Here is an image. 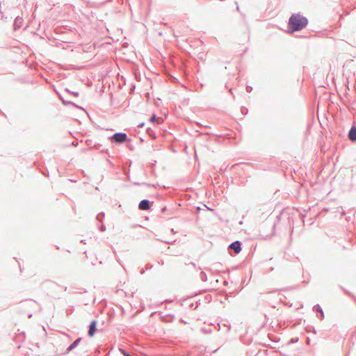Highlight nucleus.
<instances>
[{"label": "nucleus", "mask_w": 356, "mask_h": 356, "mask_svg": "<svg viewBox=\"0 0 356 356\" xmlns=\"http://www.w3.org/2000/svg\"><path fill=\"white\" fill-rule=\"evenodd\" d=\"M307 24L308 19L306 17L300 13H293L289 19L288 29L290 33H293L302 30Z\"/></svg>", "instance_id": "1"}, {"label": "nucleus", "mask_w": 356, "mask_h": 356, "mask_svg": "<svg viewBox=\"0 0 356 356\" xmlns=\"http://www.w3.org/2000/svg\"><path fill=\"white\" fill-rule=\"evenodd\" d=\"M115 144H122L126 141H131V139L128 138L126 133L124 132H116L108 138Z\"/></svg>", "instance_id": "2"}, {"label": "nucleus", "mask_w": 356, "mask_h": 356, "mask_svg": "<svg viewBox=\"0 0 356 356\" xmlns=\"http://www.w3.org/2000/svg\"><path fill=\"white\" fill-rule=\"evenodd\" d=\"M153 203L147 199L142 200L138 204V209L141 211H148L151 209Z\"/></svg>", "instance_id": "3"}, {"label": "nucleus", "mask_w": 356, "mask_h": 356, "mask_svg": "<svg viewBox=\"0 0 356 356\" xmlns=\"http://www.w3.org/2000/svg\"><path fill=\"white\" fill-rule=\"evenodd\" d=\"M242 243L240 241H235L228 246L229 250H234L235 254H238L241 251Z\"/></svg>", "instance_id": "4"}, {"label": "nucleus", "mask_w": 356, "mask_h": 356, "mask_svg": "<svg viewBox=\"0 0 356 356\" xmlns=\"http://www.w3.org/2000/svg\"><path fill=\"white\" fill-rule=\"evenodd\" d=\"M97 325V321L96 320H93L90 322V323L89 325V327H88V335L90 337H93L95 335V334L96 333Z\"/></svg>", "instance_id": "5"}, {"label": "nucleus", "mask_w": 356, "mask_h": 356, "mask_svg": "<svg viewBox=\"0 0 356 356\" xmlns=\"http://www.w3.org/2000/svg\"><path fill=\"white\" fill-rule=\"evenodd\" d=\"M348 139L352 142H356V122H354L348 134Z\"/></svg>", "instance_id": "6"}, {"label": "nucleus", "mask_w": 356, "mask_h": 356, "mask_svg": "<svg viewBox=\"0 0 356 356\" xmlns=\"http://www.w3.org/2000/svg\"><path fill=\"white\" fill-rule=\"evenodd\" d=\"M313 311L316 313V316L320 319L324 318V312L320 305L317 304L313 307Z\"/></svg>", "instance_id": "7"}, {"label": "nucleus", "mask_w": 356, "mask_h": 356, "mask_svg": "<svg viewBox=\"0 0 356 356\" xmlns=\"http://www.w3.org/2000/svg\"><path fill=\"white\" fill-rule=\"evenodd\" d=\"M82 340V337H79L77 338L76 340H74L67 348V350H66V353L65 354L67 353H69L70 351L73 350L74 348H76L78 345L79 344V343Z\"/></svg>", "instance_id": "8"}, {"label": "nucleus", "mask_w": 356, "mask_h": 356, "mask_svg": "<svg viewBox=\"0 0 356 356\" xmlns=\"http://www.w3.org/2000/svg\"><path fill=\"white\" fill-rule=\"evenodd\" d=\"M59 98L61 100L62 103L64 105H65V106L72 105L75 108H79V109H81V110H83V111L85 110L82 106H78L77 104H76L73 102L65 100L60 95H59Z\"/></svg>", "instance_id": "9"}, {"label": "nucleus", "mask_w": 356, "mask_h": 356, "mask_svg": "<svg viewBox=\"0 0 356 356\" xmlns=\"http://www.w3.org/2000/svg\"><path fill=\"white\" fill-rule=\"evenodd\" d=\"M200 278L202 282H206L207 280V275L204 272L202 271L200 273Z\"/></svg>", "instance_id": "10"}, {"label": "nucleus", "mask_w": 356, "mask_h": 356, "mask_svg": "<svg viewBox=\"0 0 356 356\" xmlns=\"http://www.w3.org/2000/svg\"><path fill=\"white\" fill-rule=\"evenodd\" d=\"M305 330L307 332H313L314 334H316V329L314 328V327L313 326H307L306 328H305Z\"/></svg>", "instance_id": "11"}, {"label": "nucleus", "mask_w": 356, "mask_h": 356, "mask_svg": "<svg viewBox=\"0 0 356 356\" xmlns=\"http://www.w3.org/2000/svg\"><path fill=\"white\" fill-rule=\"evenodd\" d=\"M65 90L67 93L72 94V95H74V96H75L76 97L79 96V93L78 92L72 91V90H69L68 88H65Z\"/></svg>", "instance_id": "12"}, {"label": "nucleus", "mask_w": 356, "mask_h": 356, "mask_svg": "<svg viewBox=\"0 0 356 356\" xmlns=\"http://www.w3.org/2000/svg\"><path fill=\"white\" fill-rule=\"evenodd\" d=\"M147 134L151 137H155L154 131L151 128L147 129Z\"/></svg>", "instance_id": "13"}, {"label": "nucleus", "mask_w": 356, "mask_h": 356, "mask_svg": "<svg viewBox=\"0 0 356 356\" xmlns=\"http://www.w3.org/2000/svg\"><path fill=\"white\" fill-rule=\"evenodd\" d=\"M104 217V212H101V213L97 214L96 218L99 221H102Z\"/></svg>", "instance_id": "14"}, {"label": "nucleus", "mask_w": 356, "mask_h": 356, "mask_svg": "<svg viewBox=\"0 0 356 356\" xmlns=\"http://www.w3.org/2000/svg\"><path fill=\"white\" fill-rule=\"evenodd\" d=\"M156 120V115L155 114H153L150 118H149V121L152 122H154Z\"/></svg>", "instance_id": "15"}, {"label": "nucleus", "mask_w": 356, "mask_h": 356, "mask_svg": "<svg viewBox=\"0 0 356 356\" xmlns=\"http://www.w3.org/2000/svg\"><path fill=\"white\" fill-rule=\"evenodd\" d=\"M340 288L345 292V293L348 296H351L353 297V296L350 293V292L345 289H343L341 286H340Z\"/></svg>", "instance_id": "16"}, {"label": "nucleus", "mask_w": 356, "mask_h": 356, "mask_svg": "<svg viewBox=\"0 0 356 356\" xmlns=\"http://www.w3.org/2000/svg\"><path fill=\"white\" fill-rule=\"evenodd\" d=\"M241 113H242L243 115L247 114V113H248V108H245V107H242V108H241Z\"/></svg>", "instance_id": "17"}, {"label": "nucleus", "mask_w": 356, "mask_h": 356, "mask_svg": "<svg viewBox=\"0 0 356 356\" xmlns=\"http://www.w3.org/2000/svg\"><path fill=\"white\" fill-rule=\"evenodd\" d=\"M134 184L136 185V186H143V185L149 186V184H147V183H145V182H143V183L134 182Z\"/></svg>", "instance_id": "18"}, {"label": "nucleus", "mask_w": 356, "mask_h": 356, "mask_svg": "<svg viewBox=\"0 0 356 356\" xmlns=\"http://www.w3.org/2000/svg\"><path fill=\"white\" fill-rule=\"evenodd\" d=\"M252 90V88L251 86H247L246 87V91L248 92H250Z\"/></svg>", "instance_id": "19"}, {"label": "nucleus", "mask_w": 356, "mask_h": 356, "mask_svg": "<svg viewBox=\"0 0 356 356\" xmlns=\"http://www.w3.org/2000/svg\"><path fill=\"white\" fill-rule=\"evenodd\" d=\"M100 232H104L106 230V226L102 225L99 228Z\"/></svg>", "instance_id": "20"}, {"label": "nucleus", "mask_w": 356, "mask_h": 356, "mask_svg": "<svg viewBox=\"0 0 356 356\" xmlns=\"http://www.w3.org/2000/svg\"><path fill=\"white\" fill-rule=\"evenodd\" d=\"M167 210V207H164L161 209V213H164Z\"/></svg>", "instance_id": "21"}, {"label": "nucleus", "mask_w": 356, "mask_h": 356, "mask_svg": "<svg viewBox=\"0 0 356 356\" xmlns=\"http://www.w3.org/2000/svg\"><path fill=\"white\" fill-rule=\"evenodd\" d=\"M145 126V122H141L138 125V127L142 128Z\"/></svg>", "instance_id": "22"}, {"label": "nucleus", "mask_w": 356, "mask_h": 356, "mask_svg": "<svg viewBox=\"0 0 356 356\" xmlns=\"http://www.w3.org/2000/svg\"><path fill=\"white\" fill-rule=\"evenodd\" d=\"M128 148H129V149H131V150H133L134 147V146H133V145H128Z\"/></svg>", "instance_id": "23"}, {"label": "nucleus", "mask_w": 356, "mask_h": 356, "mask_svg": "<svg viewBox=\"0 0 356 356\" xmlns=\"http://www.w3.org/2000/svg\"><path fill=\"white\" fill-rule=\"evenodd\" d=\"M152 268V265H147L146 269H151Z\"/></svg>", "instance_id": "24"}, {"label": "nucleus", "mask_w": 356, "mask_h": 356, "mask_svg": "<svg viewBox=\"0 0 356 356\" xmlns=\"http://www.w3.org/2000/svg\"><path fill=\"white\" fill-rule=\"evenodd\" d=\"M188 264L192 265L194 268L196 267L195 264L194 262H190Z\"/></svg>", "instance_id": "25"}, {"label": "nucleus", "mask_w": 356, "mask_h": 356, "mask_svg": "<svg viewBox=\"0 0 356 356\" xmlns=\"http://www.w3.org/2000/svg\"><path fill=\"white\" fill-rule=\"evenodd\" d=\"M145 272V270L144 268H142L141 270H140V274H144Z\"/></svg>", "instance_id": "26"}, {"label": "nucleus", "mask_w": 356, "mask_h": 356, "mask_svg": "<svg viewBox=\"0 0 356 356\" xmlns=\"http://www.w3.org/2000/svg\"><path fill=\"white\" fill-rule=\"evenodd\" d=\"M306 341H307V344H309V343H310V339H309V337H307V338Z\"/></svg>", "instance_id": "27"}, {"label": "nucleus", "mask_w": 356, "mask_h": 356, "mask_svg": "<svg viewBox=\"0 0 356 356\" xmlns=\"http://www.w3.org/2000/svg\"><path fill=\"white\" fill-rule=\"evenodd\" d=\"M200 305V302H197V305L196 307L194 308V309H197V306Z\"/></svg>", "instance_id": "28"}, {"label": "nucleus", "mask_w": 356, "mask_h": 356, "mask_svg": "<svg viewBox=\"0 0 356 356\" xmlns=\"http://www.w3.org/2000/svg\"><path fill=\"white\" fill-rule=\"evenodd\" d=\"M228 284V282L227 280L224 281V285L227 286Z\"/></svg>", "instance_id": "29"}, {"label": "nucleus", "mask_w": 356, "mask_h": 356, "mask_svg": "<svg viewBox=\"0 0 356 356\" xmlns=\"http://www.w3.org/2000/svg\"><path fill=\"white\" fill-rule=\"evenodd\" d=\"M206 299L209 300L210 299H211V296H207Z\"/></svg>", "instance_id": "30"}, {"label": "nucleus", "mask_w": 356, "mask_h": 356, "mask_svg": "<svg viewBox=\"0 0 356 356\" xmlns=\"http://www.w3.org/2000/svg\"><path fill=\"white\" fill-rule=\"evenodd\" d=\"M22 335H23V340H24V338H25V332H22Z\"/></svg>", "instance_id": "31"}, {"label": "nucleus", "mask_w": 356, "mask_h": 356, "mask_svg": "<svg viewBox=\"0 0 356 356\" xmlns=\"http://www.w3.org/2000/svg\"><path fill=\"white\" fill-rule=\"evenodd\" d=\"M298 338H297V339H293V342H296V341H298Z\"/></svg>", "instance_id": "32"}, {"label": "nucleus", "mask_w": 356, "mask_h": 356, "mask_svg": "<svg viewBox=\"0 0 356 356\" xmlns=\"http://www.w3.org/2000/svg\"><path fill=\"white\" fill-rule=\"evenodd\" d=\"M63 289H64V291H66L67 289V286H64Z\"/></svg>", "instance_id": "33"}, {"label": "nucleus", "mask_w": 356, "mask_h": 356, "mask_svg": "<svg viewBox=\"0 0 356 356\" xmlns=\"http://www.w3.org/2000/svg\"><path fill=\"white\" fill-rule=\"evenodd\" d=\"M193 307V303H191V304L190 305V307H191V308H192Z\"/></svg>", "instance_id": "34"}, {"label": "nucleus", "mask_w": 356, "mask_h": 356, "mask_svg": "<svg viewBox=\"0 0 356 356\" xmlns=\"http://www.w3.org/2000/svg\"><path fill=\"white\" fill-rule=\"evenodd\" d=\"M236 10H237L238 11L239 10V7H238V6H237V7H236Z\"/></svg>", "instance_id": "35"}, {"label": "nucleus", "mask_w": 356, "mask_h": 356, "mask_svg": "<svg viewBox=\"0 0 356 356\" xmlns=\"http://www.w3.org/2000/svg\"><path fill=\"white\" fill-rule=\"evenodd\" d=\"M112 98H113V94L111 93V99H112Z\"/></svg>", "instance_id": "36"}]
</instances>
